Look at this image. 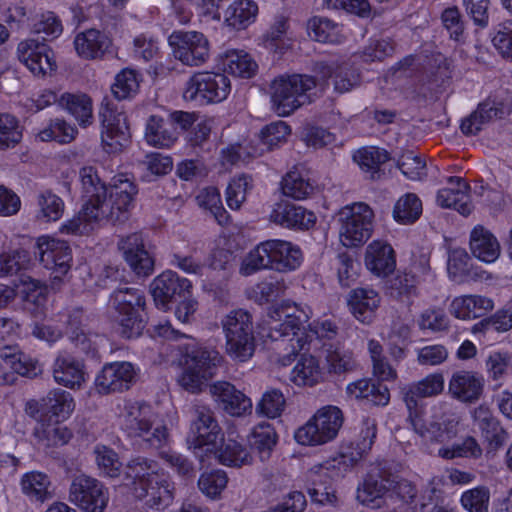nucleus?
I'll return each mask as SVG.
<instances>
[{
	"instance_id": "412c9836",
	"label": "nucleus",
	"mask_w": 512,
	"mask_h": 512,
	"mask_svg": "<svg viewBox=\"0 0 512 512\" xmlns=\"http://www.w3.org/2000/svg\"><path fill=\"white\" fill-rule=\"evenodd\" d=\"M151 295L157 308L167 311L174 298L181 297L183 292L193 289L192 282L172 270H166L151 283Z\"/></svg>"
},
{
	"instance_id": "39448f33",
	"label": "nucleus",
	"mask_w": 512,
	"mask_h": 512,
	"mask_svg": "<svg viewBox=\"0 0 512 512\" xmlns=\"http://www.w3.org/2000/svg\"><path fill=\"white\" fill-rule=\"evenodd\" d=\"M357 501L370 509L403 502L404 512H423L427 503L419 497L415 485L407 479H391L382 474L369 472L356 492Z\"/></svg>"
},
{
	"instance_id": "774afa93",
	"label": "nucleus",
	"mask_w": 512,
	"mask_h": 512,
	"mask_svg": "<svg viewBox=\"0 0 512 512\" xmlns=\"http://www.w3.org/2000/svg\"><path fill=\"white\" fill-rule=\"evenodd\" d=\"M490 491L485 486H477L465 490L460 497V503L467 512H488Z\"/></svg>"
},
{
	"instance_id": "4be33fe9",
	"label": "nucleus",
	"mask_w": 512,
	"mask_h": 512,
	"mask_svg": "<svg viewBox=\"0 0 512 512\" xmlns=\"http://www.w3.org/2000/svg\"><path fill=\"white\" fill-rule=\"evenodd\" d=\"M101 188L103 196L108 195L109 203L112 205L110 217L115 221H125L137 194L136 185L126 175L120 174L113 178L108 187L102 185Z\"/></svg>"
},
{
	"instance_id": "a878e982",
	"label": "nucleus",
	"mask_w": 512,
	"mask_h": 512,
	"mask_svg": "<svg viewBox=\"0 0 512 512\" xmlns=\"http://www.w3.org/2000/svg\"><path fill=\"white\" fill-rule=\"evenodd\" d=\"M270 220L284 228L309 230L315 226L317 217L313 211L303 206L282 201L273 206Z\"/></svg>"
},
{
	"instance_id": "de8ad7c7",
	"label": "nucleus",
	"mask_w": 512,
	"mask_h": 512,
	"mask_svg": "<svg viewBox=\"0 0 512 512\" xmlns=\"http://www.w3.org/2000/svg\"><path fill=\"white\" fill-rule=\"evenodd\" d=\"M510 112V105L496 106L494 101L487 100L461 123V130L464 134L473 135L478 133L494 117H503Z\"/></svg>"
},
{
	"instance_id": "4c0bfd02",
	"label": "nucleus",
	"mask_w": 512,
	"mask_h": 512,
	"mask_svg": "<svg viewBox=\"0 0 512 512\" xmlns=\"http://www.w3.org/2000/svg\"><path fill=\"white\" fill-rule=\"evenodd\" d=\"M134 366L128 362H115L103 367L98 377V387L107 391L128 389L136 378Z\"/></svg>"
},
{
	"instance_id": "ea45409f",
	"label": "nucleus",
	"mask_w": 512,
	"mask_h": 512,
	"mask_svg": "<svg viewBox=\"0 0 512 512\" xmlns=\"http://www.w3.org/2000/svg\"><path fill=\"white\" fill-rule=\"evenodd\" d=\"M144 137L152 147L169 149L178 140L179 131L173 127L168 117L151 115L146 122Z\"/></svg>"
},
{
	"instance_id": "3c124183",
	"label": "nucleus",
	"mask_w": 512,
	"mask_h": 512,
	"mask_svg": "<svg viewBox=\"0 0 512 512\" xmlns=\"http://www.w3.org/2000/svg\"><path fill=\"white\" fill-rule=\"evenodd\" d=\"M59 103L75 118L81 127H87L92 120V99L85 93L65 92L60 96Z\"/></svg>"
},
{
	"instance_id": "a211bd4d",
	"label": "nucleus",
	"mask_w": 512,
	"mask_h": 512,
	"mask_svg": "<svg viewBox=\"0 0 512 512\" xmlns=\"http://www.w3.org/2000/svg\"><path fill=\"white\" fill-rule=\"evenodd\" d=\"M220 434V427L210 409L201 407L196 409V417L191 422L186 436L188 448L201 462L204 454L215 450Z\"/></svg>"
},
{
	"instance_id": "58836bf2",
	"label": "nucleus",
	"mask_w": 512,
	"mask_h": 512,
	"mask_svg": "<svg viewBox=\"0 0 512 512\" xmlns=\"http://www.w3.org/2000/svg\"><path fill=\"white\" fill-rule=\"evenodd\" d=\"M475 479V475L457 468H448L442 475L434 476L427 489L419 497H424L427 506L442 497L445 488L454 485H468Z\"/></svg>"
},
{
	"instance_id": "2eb2a0df",
	"label": "nucleus",
	"mask_w": 512,
	"mask_h": 512,
	"mask_svg": "<svg viewBox=\"0 0 512 512\" xmlns=\"http://www.w3.org/2000/svg\"><path fill=\"white\" fill-rule=\"evenodd\" d=\"M291 134L290 126L282 120L266 125L260 132L259 145H252L246 140L228 146L222 150V164L225 167L234 165L240 161L244 162L251 157L261 155L265 150H271L287 142Z\"/></svg>"
},
{
	"instance_id": "f257e3e1",
	"label": "nucleus",
	"mask_w": 512,
	"mask_h": 512,
	"mask_svg": "<svg viewBox=\"0 0 512 512\" xmlns=\"http://www.w3.org/2000/svg\"><path fill=\"white\" fill-rule=\"evenodd\" d=\"M312 317L310 306L284 300L272 305L258 323V334L276 341L270 362L276 367L290 366L301 351L325 350V366L330 374L342 375L354 370L353 353L333 341L338 335L335 322L330 319L305 324Z\"/></svg>"
},
{
	"instance_id": "c756f323",
	"label": "nucleus",
	"mask_w": 512,
	"mask_h": 512,
	"mask_svg": "<svg viewBox=\"0 0 512 512\" xmlns=\"http://www.w3.org/2000/svg\"><path fill=\"white\" fill-rule=\"evenodd\" d=\"M269 245L270 270L290 273L301 267L304 255L297 244L283 239H269Z\"/></svg>"
},
{
	"instance_id": "1a4fd4ad",
	"label": "nucleus",
	"mask_w": 512,
	"mask_h": 512,
	"mask_svg": "<svg viewBox=\"0 0 512 512\" xmlns=\"http://www.w3.org/2000/svg\"><path fill=\"white\" fill-rule=\"evenodd\" d=\"M20 326L9 317H0V385H12L17 375L33 378L40 373L38 361L22 352L17 345L6 344L19 333Z\"/></svg>"
},
{
	"instance_id": "dca6fc26",
	"label": "nucleus",
	"mask_w": 512,
	"mask_h": 512,
	"mask_svg": "<svg viewBox=\"0 0 512 512\" xmlns=\"http://www.w3.org/2000/svg\"><path fill=\"white\" fill-rule=\"evenodd\" d=\"M230 90V80L224 73L198 71L185 82L182 95L187 102L206 105L224 101Z\"/></svg>"
},
{
	"instance_id": "f3484780",
	"label": "nucleus",
	"mask_w": 512,
	"mask_h": 512,
	"mask_svg": "<svg viewBox=\"0 0 512 512\" xmlns=\"http://www.w3.org/2000/svg\"><path fill=\"white\" fill-rule=\"evenodd\" d=\"M168 43L176 60L188 67L204 65L211 56V44L205 34L195 30H176Z\"/></svg>"
},
{
	"instance_id": "c9c22d12",
	"label": "nucleus",
	"mask_w": 512,
	"mask_h": 512,
	"mask_svg": "<svg viewBox=\"0 0 512 512\" xmlns=\"http://www.w3.org/2000/svg\"><path fill=\"white\" fill-rule=\"evenodd\" d=\"M494 300L488 296L469 294L455 297L449 306L450 313L459 320H474L494 309Z\"/></svg>"
},
{
	"instance_id": "393cba45",
	"label": "nucleus",
	"mask_w": 512,
	"mask_h": 512,
	"mask_svg": "<svg viewBox=\"0 0 512 512\" xmlns=\"http://www.w3.org/2000/svg\"><path fill=\"white\" fill-rule=\"evenodd\" d=\"M428 259L422 257L418 264L414 263L409 273L398 274L389 285L391 296L398 298L402 302L412 303L418 296L419 279L431 278Z\"/></svg>"
},
{
	"instance_id": "c85d7f7f",
	"label": "nucleus",
	"mask_w": 512,
	"mask_h": 512,
	"mask_svg": "<svg viewBox=\"0 0 512 512\" xmlns=\"http://www.w3.org/2000/svg\"><path fill=\"white\" fill-rule=\"evenodd\" d=\"M120 249L123 252L124 259L139 276H148L153 272L154 259L145 249L144 239L141 233H132L122 239Z\"/></svg>"
},
{
	"instance_id": "09e8293b",
	"label": "nucleus",
	"mask_w": 512,
	"mask_h": 512,
	"mask_svg": "<svg viewBox=\"0 0 512 512\" xmlns=\"http://www.w3.org/2000/svg\"><path fill=\"white\" fill-rule=\"evenodd\" d=\"M48 422L61 423L69 418L75 408L70 392L55 388L44 397Z\"/></svg>"
},
{
	"instance_id": "4d7b16f0",
	"label": "nucleus",
	"mask_w": 512,
	"mask_h": 512,
	"mask_svg": "<svg viewBox=\"0 0 512 512\" xmlns=\"http://www.w3.org/2000/svg\"><path fill=\"white\" fill-rule=\"evenodd\" d=\"M342 26L327 18L313 17L307 22V32L311 39L321 43L336 44L343 39Z\"/></svg>"
},
{
	"instance_id": "8fccbe9b",
	"label": "nucleus",
	"mask_w": 512,
	"mask_h": 512,
	"mask_svg": "<svg viewBox=\"0 0 512 512\" xmlns=\"http://www.w3.org/2000/svg\"><path fill=\"white\" fill-rule=\"evenodd\" d=\"M195 202L202 211L211 214L220 226H227L230 223V215L223 207L217 187L201 188L195 195Z\"/></svg>"
},
{
	"instance_id": "aec40b11",
	"label": "nucleus",
	"mask_w": 512,
	"mask_h": 512,
	"mask_svg": "<svg viewBox=\"0 0 512 512\" xmlns=\"http://www.w3.org/2000/svg\"><path fill=\"white\" fill-rule=\"evenodd\" d=\"M210 394L217 406L233 417L251 414L253 403L243 391L227 381H217L210 386Z\"/></svg>"
},
{
	"instance_id": "49530a36",
	"label": "nucleus",
	"mask_w": 512,
	"mask_h": 512,
	"mask_svg": "<svg viewBox=\"0 0 512 512\" xmlns=\"http://www.w3.org/2000/svg\"><path fill=\"white\" fill-rule=\"evenodd\" d=\"M472 254L485 263H493L500 256V244L497 238L485 227L475 226L470 234Z\"/></svg>"
},
{
	"instance_id": "4468645a",
	"label": "nucleus",
	"mask_w": 512,
	"mask_h": 512,
	"mask_svg": "<svg viewBox=\"0 0 512 512\" xmlns=\"http://www.w3.org/2000/svg\"><path fill=\"white\" fill-rule=\"evenodd\" d=\"M109 303L122 335L127 338L139 336L146 325L143 292L136 288H121L113 292Z\"/></svg>"
},
{
	"instance_id": "864d4df0",
	"label": "nucleus",
	"mask_w": 512,
	"mask_h": 512,
	"mask_svg": "<svg viewBox=\"0 0 512 512\" xmlns=\"http://www.w3.org/2000/svg\"><path fill=\"white\" fill-rule=\"evenodd\" d=\"M96 225L95 197L83 205L82 209L73 218L62 223L60 231L68 235H88Z\"/></svg>"
},
{
	"instance_id": "338daca9",
	"label": "nucleus",
	"mask_w": 512,
	"mask_h": 512,
	"mask_svg": "<svg viewBox=\"0 0 512 512\" xmlns=\"http://www.w3.org/2000/svg\"><path fill=\"white\" fill-rule=\"evenodd\" d=\"M31 264V257L28 251L16 249L0 253V277L13 275H24Z\"/></svg>"
},
{
	"instance_id": "680f3d73",
	"label": "nucleus",
	"mask_w": 512,
	"mask_h": 512,
	"mask_svg": "<svg viewBox=\"0 0 512 512\" xmlns=\"http://www.w3.org/2000/svg\"><path fill=\"white\" fill-rule=\"evenodd\" d=\"M286 289L287 286L283 279L270 277L249 287L246 294L249 299L262 305L280 297Z\"/></svg>"
},
{
	"instance_id": "13d9d810",
	"label": "nucleus",
	"mask_w": 512,
	"mask_h": 512,
	"mask_svg": "<svg viewBox=\"0 0 512 512\" xmlns=\"http://www.w3.org/2000/svg\"><path fill=\"white\" fill-rule=\"evenodd\" d=\"M248 440L260 457L266 459L278 442V434L272 424L263 421L252 428Z\"/></svg>"
},
{
	"instance_id": "9b49d317",
	"label": "nucleus",
	"mask_w": 512,
	"mask_h": 512,
	"mask_svg": "<svg viewBox=\"0 0 512 512\" xmlns=\"http://www.w3.org/2000/svg\"><path fill=\"white\" fill-rule=\"evenodd\" d=\"M344 414L335 405L318 408L301 426L295 429V442L305 447L323 446L334 441L343 426Z\"/></svg>"
},
{
	"instance_id": "7ed1b4c3",
	"label": "nucleus",
	"mask_w": 512,
	"mask_h": 512,
	"mask_svg": "<svg viewBox=\"0 0 512 512\" xmlns=\"http://www.w3.org/2000/svg\"><path fill=\"white\" fill-rule=\"evenodd\" d=\"M375 437V422L366 420L361 430L362 440L357 444L355 452L341 453L333 459L311 466L305 474L306 489L311 500L319 504H334L337 498L328 484L350 472L363 455L371 449Z\"/></svg>"
},
{
	"instance_id": "b1692460",
	"label": "nucleus",
	"mask_w": 512,
	"mask_h": 512,
	"mask_svg": "<svg viewBox=\"0 0 512 512\" xmlns=\"http://www.w3.org/2000/svg\"><path fill=\"white\" fill-rule=\"evenodd\" d=\"M381 302L380 294L370 287L354 288L346 298L349 312L364 325H371L375 321Z\"/></svg>"
},
{
	"instance_id": "79ce46f5",
	"label": "nucleus",
	"mask_w": 512,
	"mask_h": 512,
	"mask_svg": "<svg viewBox=\"0 0 512 512\" xmlns=\"http://www.w3.org/2000/svg\"><path fill=\"white\" fill-rule=\"evenodd\" d=\"M455 437L452 438V440ZM451 441H445L442 443H432L430 448L429 446L421 439V445L425 452L428 454H434L435 446L440 445L437 450V455L445 460H452L455 458H469V459H478L482 455V448L478 444V442L473 437H466L461 442H455L452 445H448Z\"/></svg>"
},
{
	"instance_id": "20e7f679",
	"label": "nucleus",
	"mask_w": 512,
	"mask_h": 512,
	"mask_svg": "<svg viewBox=\"0 0 512 512\" xmlns=\"http://www.w3.org/2000/svg\"><path fill=\"white\" fill-rule=\"evenodd\" d=\"M124 479L129 495L135 500H145V505L158 511L165 510L174 500V487L158 464L137 457L127 465Z\"/></svg>"
},
{
	"instance_id": "603ef678",
	"label": "nucleus",
	"mask_w": 512,
	"mask_h": 512,
	"mask_svg": "<svg viewBox=\"0 0 512 512\" xmlns=\"http://www.w3.org/2000/svg\"><path fill=\"white\" fill-rule=\"evenodd\" d=\"M69 499L86 512H96V479L85 475L74 478Z\"/></svg>"
},
{
	"instance_id": "69168bd1",
	"label": "nucleus",
	"mask_w": 512,
	"mask_h": 512,
	"mask_svg": "<svg viewBox=\"0 0 512 512\" xmlns=\"http://www.w3.org/2000/svg\"><path fill=\"white\" fill-rule=\"evenodd\" d=\"M77 128L61 118L50 119L47 126L39 130L37 137L42 142L55 141L60 144L70 143L77 134Z\"/></svg>"
},
{
	"instance_id": "5701e85b",
	"label": "nucleus",
	"mask_w": 512,
	"mask_h": 512,
	"mask_svg": "<svg viewBox=\"0 0 512 512\" xmlns=\"http://www.w3.org/2000/svg\"><path fill=\"white\" fill-rule=\"evenodd\" d=\"M128 139L129 128L126 116L116 110H105L101 131L103 150L108 154H116L127 144Z\"/></svg>"
},
{
	"instance_id": "7c9ffc66",
	"label": "nucleus",
	"mask_w": 512,
	"mask_h": 512,
	"mask_svg": "<svg viewBox=\"0 0 512 512\" xmlns=\"http://www.w3.org/2000/svg\"><path fill=\"white\" fill-rule=\"evenodd\" d=\"M260 7L256 0H232L223 13V24L232 32H243L254 25Z\"/></svg>"
},
{
	"instance_id": "6ab92c4d",
	"label": "nucleus",
	"mask_w": 512,
	"mask_h": 512,
	"mask_svg": "<svg viewBox=\"0 0 512 512\" xmlns=\"http://www.w3.org/2000/svg\"><path fill=\"white\" fill-rule=\"evenodd\" d=\"M37 249L40 263L47 269L66 275L71 268L72 250L68 242L48 235L38 237Z\"/></svg>"
},
{
	"instance_id": "473e14b6",
	"label": "nucleus",
	"mask_w": 512,
	"mask_h": 512,
	"mask_svg": "<svg viewBox=\"0 0 512 512\" xmlns=\"http://www.w3.org/2000/svg\"><path fill=\"white\" fill-rule=\"evenodd\" d=\"M218 63L224 73L241 79H250L258 72L254 57L244 49L227 48L218 56Z\"/></svg>"
},
{
	"instance_id": "423d86ee",
	"label": "nucleus",
	"mask_w": 512,
	"mask_h": 512,
	"mask_svg": "<svg viewBox=\"0 0 512 512\" xmlns=\"http://www.w3.org/2000/svg\"><path fill=\"white\" fill-rule=\"evenodd\" d=\"M186 338L187 343L178 347L172 363L179 368L177 383L188 392L198 393L215 376L221 356L216 351L206 349L198 340Z\"/></svg>"
},
{
	"instance_id": "f03ea898",
	"label": "nucleus",
	"mask_w": 512,
	"mask_h": 512,
	"mask_svg": "<svg viewBox=\"0 0 512 512\" xmlns=\"http://www.w3.org/2000/svg\"><path fill=\"white\" fill-rule=\"evenodd\" d=\"M444 390V377L441 373H431L409 386L404 401L409 412V422L414 432L429 447L432 443H442L456 437L459 422L449 416L427 415L418 405V398L437 396Z\"/></svg>"
},
{
	"instance_id": "2f4dec72",
	"label": "nucleus",
	"mask_w": 512,
	"mask_h": 512,
	"mask_svg": "<svg viewBox=\"0 0 512 512\" xmlns=\"http://www.w3.org/2000/svg\"><path fill=\"white\" fill-rule=\"evenodd\" d=\"M19 282L16 292L22 301L23 309L35 318L44 315L48 296L47 285L28 275H21Z\"/></svg>"
},
{
	"instance_id": "ddd939ff",
	"label": "nucleus",
	"mask_w": 512,
	"mask_h": 512,
	"mask_svg": "<svg viewBox=\"0 0 512 512\" xmlns=\"http://www.w3.org/2000/svg\"><path fill=\"white\" fill-rule=\"evenodd\" d=\"M221 325L226 354L236 362L249 361L256 349L251 315L243 309H236L222 319Z\"/></svg>"
},
{
	"instance_id": "c03bdc74",
	"label": "nucleus",
	"mask_w": 512,
	"mask_h": 512,
	"mask_svg": "<svg viewBox=\"0 0 512 512\" xmlns=\"http://www.w3.org/2000/svg\"><path fill=\"white\" fill-rule=\"evenodd\" d=\"M281 188L285 196L298 201L311 197L317 191L315 182L303 167H294L287 172L282 179Z\"/></svg>"
},
{
	"instance_id": "e2e57ef3",
	"label": "nucleus",
	"mask_w": 512,
	"mask_h": 512,
	"mask_svg": "<svg viewBox=\"0 0 512 512\" xmlns=\"http://www.w3.org/2000/svg\"><path fill=\"white\" fill-rule=\"evenodd\" d=\"M286 409V397L280 389H267L256 403V413L267 419L281 417Z\"/></svg>"
},
{
	"instance_id": "052dcab7",
	"label": "nucleus",
	"mask_w": 512,
	"mask_h": 512,
	"mask_svg": "<svg viewBox=\"0 0 512 512\" xmlns=\"http://www.w3.org/2000/svg\"><path fill=\"white\" fill-rule=\"evenodd\" d=\"M141 74L136 70L122 69L114 78L111 85V92L118 100H128L135 97L139 91Z\"/></svg>"
},
{
	"instance_id": "f8f14e48",
	"label": "nucleus",
	"mask_w": 512,
	"mask_h": 512,
	"mask_svg": "<svg viewBox=\"0 0 512 512\" xmlns=\"http://www.w3.org/2000/svg\"><path fill=\"white\" fill-rule=\"evenodd\" d=\"M316 87L312 76L285 74L274 78L270 84L271 106L282 117L291 115L310 101L309 92Z\"/></svg>"
},
{
	"instance_id": "0e129e2a",
	"label": "nucleus",
	"mask_w": 512,
	"mask_h": 512,
	"mask_svg": "<svg viewBox=\"0 0 512 512\" xmlns=\"http://www.w3.org/2000/svg\"><path fill=\"white\" fill-rule=\"evenodd\" d=\"M34 436L47 447H60L70 441L72 433L67 427L60 426V423L44 422L37 424Z\"/></svg>"
},
{
	"instance_id": "bf43d9fd",
	"label": "nucleus",
	"mask_w": 512,
	"mask_h": 512,
	"mask_svg": "<svg viewBox=\"0 0 512 512\" xmlns=\"http://www.w3.org/2000/svg\"><path fill=\"white\" fill-rule=\"evenodd\" d=\"M422 214V202L414 193L402 195L393 208V219L401 225L415 223Z\"/></svg>"
},
{
	"instance_id": "0eeeda50",
	"label": "nucleus",
	"mask_w": 512,
	"mask_h": 512,
	"mask_svg": "<svg viewBox=\"0 0 512 512\" xmlns=\"http://www.w3.org/2000/svg\"><path fill=\"white\" fill-rule=\"evenodd\" d=\"M62 31L63 26L60 18L54 12H47L34 24V32L45 35V37H42V41L37 38L19 43L17 48L19 60L25 64L33 75L45 76L47 72L56 70L54 51L46 41L58 38Z\"/></svg>"
},
{
	"instance_id": "a19ab883",
	"label": "nucleus",
	"mask_w": 512,
	"mask_h": 512,
	"mask_svg": "<svg viewBox=\"0 0 512 512\" xmlns=\"http://www.w3.org/2000/svg\"><path fill=\"white\" fill-rule=\"evenodd\" d=\"M289 17L284 13L274 17L270 28L259 39V45L268 52L281 56L292 47V39L287 36Z\"/></svg>"
},
{
	"instance_id": "9d476101",
	"label": "nucleus",
	"mask_w": 512,
	"mask_h": 512,
	"mask_svg": "<svg viewBox=\"0 0 512 512\" xmlns=\"http://www.w3.org/2000/svg\"><path fill=\"white\" fill-rule=\"evenodd\" d=\"M334 221L339 243L345 248L363 246L373 234L374 212L364 202H353L339 208Z\"/></svg>"
},
{
	"instance_id": "cd10ccee",
	"label": "nucleus",
	"mask_w": 512,
	"mask_h": 512,
	"mask_svg": "<svg viewBox=\"0 0 512 512\" xmlns=\"http://www.w3.org/2000/svg\"><path fill=\"white\" fill-rule=\"evenodd\" d=\"M366 269L376 277L386 278L396 268V255L393 247L384 240H373L364 253Z\"/></svg>"
},
{
	"instance_id": "5fc2aeb1",
	"label": "nucleus",
	"mask_w": 512,
	"mask_h": 512,
	"mask_svg": "<svg viewBox=\"0 0 512 512\" xmlns=\"http://www.w3.org/2000/svg\"><path fill=\"white\" fill-rule=\"evenodd\" d=\"M23 494L31 502L43 503L52 497L49 476L40 471H30L23 474L20 481Z\"/></svg>"
},
{
	"instance_id": "6e6d98bb",
	"label": "nucleus",
	"mask_w": 512,
	"mask_h": 512,
	"mask_svg": "<svg viewBox=\"0 0 512 512\" xmlns=\"http://www.w3.org/2000/svg\"><path fill=\"white\" fill-rule=\"evenodd\" d=\"M263 270H270L269 240L253 246L240 260L239 273L242 276H251Z\"/></svg>"
},
{
	"instance_id": "bb28decb",
	"label": "nucleus",
	"mask_w": 512,
	"mask_h": 512,
	"mask_svg": "<svg viewBox=\"0 0 512 512\" xmlns=\"http://www.w3.org/2000/svg\"><path fill=\"white\" fill-rule=\"evenodd\" d=\"M484 377L474 371L459 370L452 374L448 383V392L453 399L462 403L478 401L484 391Z\"/></svg>"
},
{
	"instance_id": "37998d69",
	"label": "nucleus",
	"mask_w": 512,
	"mask_h": 512,
	"mask_svg": "<svg viewBox=\"0 0 512 512\" xmlns=\"http://www.w3.org/2000/svg\"><path fill=\"white\" fill-rule=\"evenodd\" d=\"M210 454H213L219 463L228 467H241L252 462L250 452L236 439L233 432L222 438L220 445L216 444L215 450Z\"/></svg>"
},
{
	"instance_id": "f704fd0d",
	"label": "nucleus",
	"mask_w": 512,
	"mask_h": 512,
	"mask_svg": "<svg viewBox=\"0 0 512 512\" xmlns=\"http://www.w3.org/2000/svg\"><path fill=\"white\" fill-rule=\"evenodd\" d=\"M468 190V184L461 177H450L448 186L438 191L436 202L442 208L454 209L467 216L473 209Z\"/></svg>"
},
{
	"instance_id": "6e6552de",
	"label": "nucleus",
	"mask_w": 512,
	"mask_h": 512,
	"mask_svg": "<svg viewBox=\"0 0 512 512\" xmlns=\"http://www.w3.org/2000/svg\"><path fill=\"white\" fill-rule=\"evenodd\" d=\"M119 409L120 425L129 437L141 438L155 448L167 442V428L158 420V412L151 405L125 400Z\"/></svg>"
},
{
	"instance_id": "e433bc0d",
	"label": "nucleus",
	"mask_w": 512,
	"mask_h": 512,
	"mask_svg": "<svg viewBox=\"0 0 512 512\" xmlns=\"http://www.w3.org/2000/svg\"><path fill=\"white\" fill-rule=\"evenodd\" d=\"M309 351H301V356L290 372V381L297 387H314L325 381V371L318 358Z\"/></svg>"
},
{
	"instance_id": "72a5a7b5",
	"label": "nucleus",
	"mask_w": 512,
	"mask_h": 512,
	"mask_svg": "<svg viewBox=\"0 0 512 512\" xmlns=\"http://www.w3.org/2000/svg\"><path fill=\"white\" fill-rule=\"evenodd\" d=\"M53 377L62 386L80 388L86 377L84 362L70 353H59L54 361Z\"/></svg>"
},
{
	"instance_id": "a18cd8bd",
	"label": "nucleus",
	"mask_w": 512,
	"mask_h": 512,
	"mask_svg": "<svg viewBox=\"0 0 512 512\" xmlns=\"http://www.w3.org/2000/svg\"><path fill=\"white\" fill-rule=\"evenodd\" d=\"M318 72L323 79L333 78L335 90L340 93L351 90L360 82V74L351 62L321 64Z\"/></svg>"
}]
</instances>
